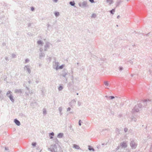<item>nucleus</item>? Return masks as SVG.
<instances>
[{
  "label": "nucleus",
  "mask_w": 152,
  "mask_h": 152,
  "mask_svg": "<svg viewBox=\"0 0 152 152\" xmlns=\"http://www.w3.org/2000/svg\"><path fill=\"white\" fill-rule=\"evenodd\" d=\"M15 122L19 126L20 125V122L16 119L15 120Z\"/></svg>",
  "instance_id": "nucleus-1"
},
{
  "label": "nucleus",
  "mask_w": 152,
  "mask_h": 152,
  "mask_svg": "<svg viewBox=\"0 0 152 152\" xmlns=\"http://www.w3.org/2000/svg\"><path fill=\"white\" fill-rule=\"evenodd\" d=\"M106 1L109 4H112L113 2V0H107Z\"/></svg>",
  "instance_id": "nucleus-2"
},
{
  "label": "nucleus",
  "mask_w": 152,
  "mask_h": 152,
  "mask_svg": "<svg viewBox=\"0 0 152 152\" xmlns=\"http://www.w3.org/2000/svg\"><path fill=\"white\" fill-rule=\"evenodd\" d=\"M73 146L74 148L77 149H78L80 148L79 147L76 145L74 144L73 145Z\"/></svg>",
  "instance_id": "nucleus-3"
},
{
  "label": "nucleus",
  "mask_w": 152,
  "mask_h": 152,
  "mask_svg": "<svg viewBox=\"0 0 152 152\" xmlns=\"http://www.w3.org/2000/svg\"><path fill=\"white\" fill-rule=\"evenodd\" d=\"M131 147L133 148H135L136 147V145L134 144V145H133V143L132 142L131 143Z\"/></svg>",
  "instance_id": "nucleus-4"
},
{
  "label": "nucleus",
  "mask_w": 152,
  "mask_h": 152,
  "mask_svg": "<svg viewBox=\"0 0 152 152\" xmlns=\"http://www.w3.org/2000/svg\"><path fill=\"white\" fill-rule=\"evenodd\" d=\"M122 147H124V148L126 147V143H124V142H123L122 144Z\"/></svg>",
  "instance_id": "nucleus-5"
},
{
  "label": "nucleus",
  "mask_w": 152,
  "mask_h": 152,
  "mask_svg": "<svg viewBox=\"0 0 152 152\" xmlns=\"http://www.w3.org/2000/svg\"><path fill=\"white\" fill-rule=\"evenodd\" d=\"M115 10L114 9H112L110 11V12L112 14H114V12H115Z\"/></svg>",
  "instance_id": "nucleus-6"
},
{
  "label": "nucleus",
  "mask_w": 152,
  "mask_h": 152,
  "mask_svg": "<svg viewBox=\"0 0 152 152\" xmlns=\"http://www.w3.org/2000/svg\"><path fill=\"white\" fill-rule=\"evenodd\" d=\"M10 99L13 102L14 101V99L13 98V96L12 95H10L9 96Z\"/></svg>",
  "instance_id": "nucleus-7"
},
{
  "label": "nucleus",
  "mask_w": 152,
  "mask_h": 152,
  "mask_svg": "<svg viewBox=\"0 0 152 152\" xmlns=\"http://www.w3.org/2000/svg\"><path fill=\"white\" fill-rule=\"evenodd\" d=\"M63 136V134L60 133L58 135V137L59 138Z\"/></svg>",
  "instance_id": "nucleus-8"
},
{
  "label": "nucleus",
  "mask_w": 152,
  "mask_h": 152,
  "mask_svg": "<svg viewBox=\"0 0 152 152\" xmlns=\"http://www.w3.org/2000/svg\"><path fill=\"white\" fill-rule=\"evenodd\" d=\"M37 42L39 45H42V42L41 40L38 41Z\"/></svg>",
  "instance_id": "nucleus-9"
},
{
  "label": "nucleus",
  "mask_w": 152,
  "mask_h": 152,
  "mask_svg": "<svg viewBox=\"0 0 152 152\" xmlns=\"http://www.w3.org/2000/svg\"><path fill=\"white\" fill-rule=\"evenodd\" d=\"M104 84L107 86H108V83L107 81H104Z\"/></svg>",
  "instance_id": "nucleus-10"
},
{
  "label": "nucleus",
  "mask_w": 152,
  "mask_h": 152,
  "mask_svg": "<svg viewBox=\"0 0 152 152\" xmlns=\"http://www.w3.org/2000/svg\"><path fill=\"white\" fill-rule=\"evenodd\" d=\"M55 15L57 17L59 15V13L58 12H56L55 13Z\"/></svg>",
  "instance_id": "nucleus-11"
},
{
  "label": "nucleus",
  "mask_w": 152,
  "mask_h": 152,
  "mask_svg": "<svg viewBox=\"0 0 152 152\" xmlns=\"http://www.w3.org/2000/svg\"><path fill=\"white\" fill-rule=\"evenodd\" d=\"M70 4L72 6H74L75 5V3L74 1L70 2Z\"/></svg>",
  "instance_id": "nucleus-12"
},
{
  "label": "nucleus",
  "mask_w": 152,
  "mask_h": 152,
  "mask_svg": "<svg viewBox=\"0 0 152 152\" xmlns=\"http://www.w3.org/2000/svg\"><path fill=\"white\" fill-rule=\"evenodd\" d=\"M64 65H62L60 66L59 67L58 69H62L64 67Z\"/></svg>",
  "instance_id": "nucleus-13"
},
{
  "label": "nucleus",
  "mask_w": 152,
  "mask_h": 152,
  "mask_svg": "<svg viewBox=\"0 0 152 152\" xmlns=\"http://www.w3.org/2000/svg\"><path fill=\"white\" fill-rule=\"evenodd\" d=\"M88 149L89 150H90V151H91V150L94 151V149L92 148H91V147H90V146H89L88 147Z\"/></svg>",
  "instance_id": "nucleus-14"
},
{
  "label": "nucleus",
  "mask_w": 152,
  "mask_h": 152,
  "mask_svg": "<svg viewBox=\"0 0 152 152\" xmlns=\"http://www.w3.org/2000/svg\"><path fill=\"white\" fill-rule=\"evenodd\" d=\"M62 88H63L62 86H60L58 88V89L59 90H61L62 89Z\"/></svg>",
  "instance_id": "nucleus-15"
},
{
  "label": "nucleus",
  "mask_w": 152,
  "mask_h": 152,
  "mask_svg": "<svg viewBox=\"0 0 152 152\" xmlns=\"http://www.w3.org/2000/svg\"><path fill=\"white\" fill-rule=\"evenodd\" d=\"M32 145L33 146H35L36 145V143H35V142H33L32 143Z\"/></svg>",
  "instance_id": "nucleus-16"
},
{
  "label": "nucleus",
  "mask_w": 152,
  "mask_h": 152,
  "mask_svg": "<svg viewBox=\"0 0 152 152\" xmlns=\"http://www.w3.org/2000/svg\"><path fill=\"white\" fill-rule=\"evenodd\" d=\"M110 99H112L114 98V97L113 96H111L110 97Z\"/></svg>",
  "instance_id": "nucleus-17"
},
{
  "label": "nucleus",
  "mask_w": 152,
  "mask_h": 152,
  "mask_svg": "<svg viewBox=\"0 0 152 152\" xmlns=\"http://www.w3.org/2000/svg\"><path fill=\"white\" fill-rule=\"evenodd\" d=\"M50 135H51L52 136H54V134L53 132H52L50 134Z\"/></svg>",
  "instance_id": "nucleus-18"
},
{
  "label": "nucleus",
  "mask_w": 152,
  "mask_h": 152,
  "mask_svg": "<svg viewBox=\"0 0 152 152\" xmlns=\"http://www.w3.org/2000/svg\"><path fill=\"white\" fill-rule=\"evenodd\" d=\"M10 93H11V92L10 91H8L7 93V94L8 95V94H10Z\"/></svg>",
  "instance_id": "nucleus-19"
},
{
  "label": "nucleus",
  "mask_w": 152,
  "mask_h": 152,
  "mask_svg": "<svg viewBox=\"0 0 152 152\" xmlns=\"http://www.w3.org/2000/svg\"><path fill=\"white\" fill-rule=\"evenodd\" d=\"M89 1L91 3H93L94 2V0H89Z\"/></svg>",
  "instance_id": "nucleus-20"
},
{
  "label": "nucleus",
  "mask_w": 152,
  "mask_h": 152,
  "mask_svg": "<svg viewBox=\"0 0 152 152\" xmlns=\"http://www.w3.org/2000/svg\"><path fill=\"white\" fill-rule=\"evenodd\" d=\"M79 125L80 126V125H81V120H80V121H79Z\"/></svg>",
  "instance_id": "nucleus-21"
},
{
  "label": "nucleus",
  "mask_w": 152,
  "mask_h": 152,
  "mask_svg": "<svg viewBox=\"0 0 152 152\" xmlns=\"http://www.w3.org/2000/svg\"><path fill=\"white\" fill-rule=\"evenodd\" d=\"M122 68L121 67H120L119 68V70L120 71H121L122 70Z\"/></svg>",
  "instance_id": "nucleus-22"
},
{
  "label": "nucleus",
  "mask_w": 152,
  "mask_h": 152,
  "mask_svg": "<svg viewBox=\"0 0 152 152\" xmlns=\"http://www.w3.org/2000/svg\"><path fill=\"white\" fill-rule=\"evenodd\" d=\"M70 109H71L70 108V107H69L67 108V111H70Z\"/></svg>",
  "instance_id": "nucleus-23"
},
{
  "label": "nucleus",
  "mask_w": 152,
  "mask_h": 152,
  "mask_svg": "<svg viewBox=\"0 0 152 152\" xmlns=\"http://www.w3.org/2000/svg\"><path fill=\"white\" fill-rule=\"evenodd\" d=\"M34 8H33V7H32V8H31V10H32V11H33V10H34Z\"/></svg>",
  "instance_id": "nucleus-24"
},
{
  "label": "nucleus",
  "mask_w": 152,
  "mask_h": 152,
  "mask_svg": "<svg viewBox=\"0 0 152 152\" xmlns=\"http://www.w3.org/2000/svg\"><path fill=\"white\" fill-rule=\"evenodd\" d=\"M127 129H125V131L126 132V131H127Z\"/></svg>",
  "instance_id": "nucleus-25"
},
{
  "label": "nucleus",
  "mask_w": 152,
  "mask_h": 152,
  "mask_svg": "<svg viewBox=\"0 0 152 152\" xmlns=\"http://www.w3.org/2000/svg\"><path fill=\"white\" fill-rule=\"evenodd\" d=\"M50 138L51 139H52V138H53V137H50Z\"/></svg>",
  "instance_id": "nucleus-26"
},
{
  "label": "nucleus",
  "mask_w": 152,
  "mask_h": 152,
  "mask_svg": "<svg viewBox=\"0 0 152 152\" xmlns=\"http://www.w3.org/2000/svg\"><path fill=\"white\" fill-rule=\"evenodd\" d=\"M57 1V0H55V1Z\"/></svg>",
  "instance_id": "nucleus-27"
},
{
  "label": "nucleus",
  "mask_w": 152,
  "mask_h": 152,
  "mask_svg": "<svg viewBox=\"0 0 152 152\" xmlns=\"http://www.w3.org/2000/svg\"><path fill=\"white\" fill-rule=\"evenodd\" d=\"M57 1V0H55V1Z\"/></svg>",
  "instance_id": "nucleus-28"
}]
</instances>
